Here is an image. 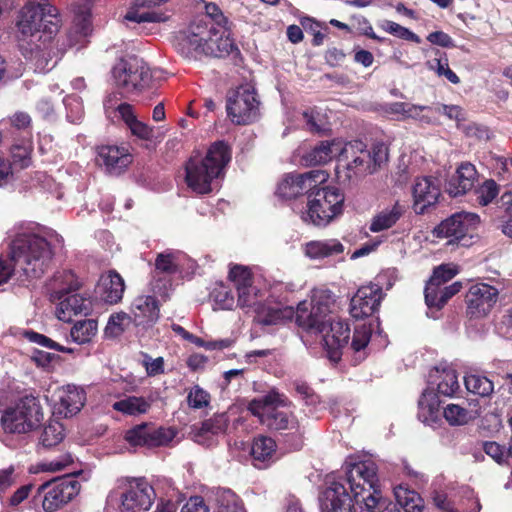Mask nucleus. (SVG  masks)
<instances>
[{
	"label": "nucleus",
	"instance_id": "nucleus-1",
	"mask_svg": "<svg viewBox=\"0 0 512 512\" xmlns=\"http://www.w3.org/2000/svg\"><path fill=\"white\" fill-rule=\"evenodd\" d=\"M306 165H324L337 159L344 163L355 175L373 174L388 161V147L382 143H374L367 148L362 141L343 142L334 139L322 141L303 155Z\"/></svg>",
	"mask_w": 512,
	"mask_h": 512
},
{
	"label": "nucleus",
	"instance_id": "nucleus-2",
	"mask_svg": "<svg viewBox=\"0 0 512 512\" xmlns=\"http://www.w3.org/2000/svg\"><path fill=\"white\" fill-rule=\"evenodd\" d=\"M377 465L372 460L349 463L345 478L328 482L322 493V512H356L353 501L360 500L368 493L378 492Z\"/></svg>",
	"mask_w": 512,
	"mask_h": 512
},
{
	"label": "nucleus",
	"instance_id": "nucleus-3",
	"mask_svg": "<svg viewBox=\"0 0 512 512\" xmlns=\"http://www.w3.org/2000/svg\"><path fill=\"white\" fill-rule=\"evenodd\" d=\"M48 241L31 232L18 233L10 244L8 259L0 258V285L6 283L14 268H19L30 278H39L52 259Z\"/></svg>",
	"mask_w": 512,
	"mask_h": 512
},
{
	"label": "nucleus",
	"instance_id": "nucleus-4",
	"mask_svg": "<svg viewBox=\"0 0 512 512\" xmlns=\"http://www.w3.org/2000/svg\"><path fill=\"white\" fill-rule=\"evenodd\" d=\"M61 26L59 10L50 0H28L15 17L16 36L22 45L50 44Z\"/></svg>",
	"mask_w": 512,
	"mask_h": 512
},
{
	"label": "nucleus",
	"instance_id": "nucleus-5",
	"mask_svg": "<svg viewBox=\"0 0 512 512\" xmlns=\"http://www.w3.org/2000/svg\"><path fill=\"white\" fill-rule=\"evenodd\" d=\"M176 47L189 59L200 55L224 57L237 50L226 27L202 20L192 23L179 33Z\"/></svg>",
	"mask_w": 512,
	"mask_h": 512
},
{
	"label": "nucleus",
	"instance_id": "nucleus-6",
	"mask_svg": "<svg viewBox=\"0 0 512 512\" xmlns=\"http://www.w3.org/2000/svg\"><path fill=\"white\" fill-rule=\"evenodd\" d=\"M230 158L229 147L222 141L212 144L205 157L192 156L185 167L188 187L198 194L210 193Z\"/></svg>",
	"mask_w": 512,
	"mask_h": 512
},
{
	"label": "nucleus",
	"instance_id": "nucleus-7",
	"mask_svg": "<svg viewBox=\"0 0 512 512\" xmlns=\"http://www.w3.org/2000/svg\"><path fill=\"white\" fill-rule=\"evenodd\" d=\"M289 404L285 395L272 390L250 401L248 410L269 429L301 434L299 422L290 411Z\"/></svg>",
	"mask_w": 512,
	"mask_h": 512
},
{
	"label": "nucleus",
	"instance_id": "nucleus-8",
	"mask_svg": "<svg viewBox=\"0 0 512 512\" xmlns=\"http://www.w3.org/2000/svg\"><path fill=\"white\" fill-rule=\"evenodd\" d=\"M336 296L327 288H315L311 291V301H302L296 310V322L312 333H322L326 321L333 319L337 310Z\"/></svg>",
	"mask_w": 512,
	"mask_h": 512
},
{
	"label": "nucleus",
	"instance_id": "nucleus-9",
	"mask_svg": "<svg viewBox=\"0 0 512 512\" xmlns=\"http://www.w3.org/2000/svg\"><path fill=\"white\" fill-rule=\"evenodd\" d=\"M44 420L40 399L26 395L0 415V426L7 434H26L37 429Z\"/></svg>",
	"mask_w": 512,
	"mask_h": 512
},
{
	"label": "nucleus",
	"instance_id": "nucleus-10",
	"mask_svg": "<svg viewBox=\"0 0 512 512\" xmlns=\"http://www.w3.org/2000/svg\"><path fill=\"white\" fill-rule=\"evenodd\" d=\"M344 195L336 187L313 189L308 195L306 210L301 213L305 223L324 226L342 213Z\"/></svg>",
	"mask_w": 512,
	"mask_h": 512
},
{
	"label": "nucleus",
	"instance_id": "nucleus-11",
	"mask_svg": "<svg viewBox=\"0 0 512 512\" xmlns=\"http://www.w3.org/2000/svg\"><path fill=\"white\" fill-rule=\"evenodd\" d=\"M55 285H58L55 294L60 302L56 308V316L59 320L69 322L73 316L88 314L91 310L90 299L84 298L81 294L71 293L78 288V282L72 272L59 273L54 278Z\"/></svg>",
	"mask_w": 512,
	"mask_h": 512
},
{
	"label": "nucleus",
	"instance_id": "nucleus-12",
	"mask_svg": "<svg viewBox=\"0 0 512 512\" xmlns=\"http://www.w3.org/2000/svg\"><path fill=\"white\" fill-rule=\"evenodd\" d=\"M161 71L151 69L142 59L130 58L120 60L113 68V78L118 88L125 93H133L152 80L160 79Z\"/></svg>",
	"mask_w": 512,
	"mask_h": 512
},
{
	"label": "nucleus",
	"instance_id": "nucleus-13",
	"mask_svg": "<svg viewBox=\"0 0 512 512\" xmlns=\"http://www.w3.org/2000/svg\"><path fill=\"white\" fill-rule=\"evenodd\" d=\"M480 224V217L472 212L455 213L434 228L438 238H449L448 244H458L464 247L472 245L474 234Z\"/></svg>",
	"mask_w": 512,
	"mask_h": 512
},
{
	"label": "nucleus",
	"instance_id": "nucleus-14",
	"mask_svg": "<svg viewBox=\"0 0 512 512\" xmlns=\"http://www.w3.org/2000/svg\"><path fill=\"white\" fill-rule=\"evenodd\" d=\"M226 110L234 124L248 125L260 116V101L255 90L248 85L240 86L227 96Z\"/></svg>",
	"mask_w": 512,
	"mask_h": 512
},
{
	"label": "nucleus",
	"instance_id": "nucleus-15",
	"mask_svg": "<svg viewBox=\"0 0 512 512\" xmlns=\"http://www.w3.org/2000/svg\"><path fill=\"white\" fill-rule=\"evenodd\" d=\"M80 491V483L72 478L46 482L37 489L42 507L46 512H54L71 501Z\"/></svg>",
	"mask_w": 512,
	"mask_h": 512
},
{
	"label": "nucleus",
	"instance_id": "nucleus-16",
	"mask_svg": "<svg viewBox=\"0 0 512 512\" xmlns=\"http://www.w3.org/2000/svg\"><path fill=\"white\" fill-rule=\"evenodd\" d=\"M328 174L323 170H311L303 174L288 175L278 185L277 193L285 199H293L308 194L319 184L327 180Z\"/></svg>",
	"mask_w": 512,
	"mask_h": 512
},
{
	"label": "nucleus",
	"instance_id": "nucleus-17",
	"mask_svg": "<svg viewBox=\"0 0 512 512\" xmlns=\"http://www.w3.org/2000/svg\"><path fill=\"white\" fill-rule=\"evenodd\" d=\"M182 257L181 252L172 250L157 255L151 281L155 293L162 295L171 286L172 275L180 272Z\"/></svg>",
	"mask_w": 512,
	"mask_h": 512
},
{
	"label": "nucleus",
	"instance_id": "nucleus-18",
	"mask_svg": "<svg viewBox=\"0 0 512 512\" xmlns=\"http://www.w3.org/2000/svg\"><path fill=\"white\" fill-rule=\"evenodd\" d=\"M156 497L153 487L143 478L129 482L128 490L122 495V509L128 511H147Z\"/></svg>",
	"mask_w": 512,
	"mask_h": 512
},
{
	"label": "nucleus",
	"instance_id": "nucleus-19",
	"mask_svg": "<svg viewBox=\"0 0 512 512\" xmlns=\"http://www.w3.org/2000/svg\"><path fill=\"white\" fill-rule=\"evenodd\" d=\"M320 334L329 358L335 362L340 360L342 349L349 344V325L340 319L333 318L326 321L325 330Z\"/></svg>",
	"mask_w": 512,
	"mask_h": 512
},
{
	"label": "nucleus",
	"instance_id": "nucleus-20",
	"mask_svg": "<svg viewBox=\"0 0 512 512\" xmlns=\"http://www.w3.org/2000/svg\"><path fill=\"white\" fill-rule=\"evenodd\" d=\"M382 298L383 292L380 284L371 283L360 287L351 299V316L361 319L372 315L378 309Z\"/></svg>",
	"mask_w": 512,
	"mask_h": 512
},
{
	"label": "nucleus",
	"instance_id": "nucleus-21",
	"mask_svg": "<svg viewBox=\"0 0 512 512\" xmlns=\"http://www.w3.org/2000/svg\"><path fill=\"white\" fill-rule=\"evenodd\" d=\"M468 313L473 317L487 315L498 299V290L485 283L472 285L467 293Z\"/></svg>",
	"mask_w": 512,
	"mask_h": 512
},
{
	"label": "nucleus",
	"instance_id": "nucleus-22",
	"mask_svg": "<svg viewBox=\"0 0 512 512\" xmlns=\"http://www.w3.org/2000/svg\"><path fill=\"white\" fill-rule=\"evenodd\" d=\"M53 397L56 412L66 418L77 414L86 400L85 391L71 384L57 388Z\"/></svg>",
	"mask_w": 512,
	"mask_h": 512
},
{
	"label": "nucleus",
	"instance_id": "nucleus-23",
	"mask_svg": "<svg viewBox=\"0 0 512 512\" xmlns=\"http://www.w3.org/2000/svg\"><path fill=\"white\" fill-rule=\"evenodd\" d=\"M413 209L417 214H423L427 208L434 206L441 195L436 178L424 176L415 180L412 189Z\"/></svg>",
	"mask_w": 512,
	"mask_h": 512
},
{
	"label": "nucleus",
	"instance_id": "nucleus-24",
	"mask_svg": "<svg viewBox=\"0 0 512 512\" xmlns=\"http://www.w3.org/2000/svg\"><path fill=\"white\" fill-rule=\"evenodd\" d=\"M98 161L108 173L119 175L132 163V155L126 147L107 145L99 148Z\"/></svg>",
	"mask_w": 512,
	"mask_h": 512
},
{
	"label": "nucleus",
	"instance_id": "nucleus-25",
	"mask_svg": "<svg viewBox=\"0 0 512 512\" xmlns=\"http://www.w3.org/2000/svg\"><path fill=\"white\" fill-rule=\"evenodd\" d=\"M478 172L473 164L470 162L461 163L455 174L449 179L447 183V192L453 196H461L475 188L478 181Z\"/></svg>",
	"mask_w": 512,
	"mask_h": 512
},
{
	"label": "nucleus",
	"instance_id": "nucleus-26",
	"mask_svg": "<svg viewBox=\"0 0 512 512\" xmlns=\"http://www.w3.org/2000/svg\"><path fill=\"white\" fill-rule=\"evenodd\" d=\"M125 290L123 278L115 271H109L101 275L97 294L105 303L117 304L121 301Z\"/></svg>",
	"mask_w": 512,
	"mask_h": 512
},
{
	"label": "nucleus",
	"instance_id": "nucleus-27",
	"mask_svg": "<svg viewBox=\"0 0 512 512\" xmlns=\"http://www.w3.org/2000/svg\"><path fill=\"white\" fill-rule=\"evenodd\" d=\"M168 0H132L133 6L127 11L125 19L138 24L161 23L169 19V15L157 11H141L140 8L161 5Z\"/></svg>",
	"mask_w": 512,
	"mask_h": 512
},
{
	"label": "nucleus",
	"instance_id": "nucleus-28",
	"mask_svg": "<svg viewBox=\"0 0 512 512\" xmlns=\"http://www.w3.org/2000/svg\"><path fill=\"white\" fill-rule=\"evenodd\" d=\"M131 312L136 325H151L159 318V305L153 296H138L132 303Z\"/></svg>",
	"mask_w": 512,
	"mask_h": 512
},
{
	"label": "nucleus",
	"instance_id": "nucleus-29",
	"mask_svg": "<svg viewBox=\"0 0 512 512\" xmlns=\"http://www.w3.org/2000/svg\"><path fill=\"white\" fill-rule=\"evenodd\" d=\"M344 250V245L335 238L310 241L304 246L305 255L314 260L334 257L343 254Z\"/></svg>",
	"mask_w": 512,
	"mask_h": 512
},
{
	"label": "nucleus",
	"instance_id": "nucleus-30",
	"mask_svg": "<svg viewBox=\"0 0 512 512\" xmlns=\"http://www.w3.org/2000/svg\"><path fill=\"white\" fill-rule=\"evenodd\" d=\"M228 427V417L225 413L216 414L205 420L201 427L194 432V441L201 445H211L210 435L222 434Z\"/></svg>",
	"mask_w": 512,
	"mask_h": 512
},
{
	"label": "nucleus",
	"instance_id": "nucleus-31",
	"mask_svg": "<svg viewBox=\"0 0 512 512\" xmlns=\"http://www.w3.org/2000/svg\"><path fill=\"white\" fill-rule=\"evenodd\" d=\"M296 315L293 307L282 306L280 304L266 305L262 304L256 308V319L264 325H276L286 320L292 319Z\"/></svg>",
	"mask_w": 512,
	"mask_h": 512
},
{
	"label": "nucleus",
	"instance_id": "nucleus-32",
	"mask_svg": "<svg viewBox=\"0 0 512 512\" xmlns=\"http://www.w3.org/2000/svg\"><path fill=\"white\" fill-rule=\"evenodd\" d=\"M405 212V206L398 201L391 207L385 208L376 214L370 223V231L377 233L394 226Z\"/></svg>",
	"mask_w": 512,
	"mask_h": 512
},
{
	"label": "nucleus",
	"instance_id": "nucleus-33",
	"mask_svg": "<svg viewBox=\"0 0 512 512\" xmlns=\"http://www.w3.org/2000/svg\"><path fill=\"white\" fill-rule=\"evenodd\" d=\"M275 452L276 443L270 437H257L251 446V455L255 462L254 465L258 468H263L266 464L273 461Z\"/></svg>",
	"mask_w": 512,
	"mask_h": 512
},
{
	"label": "nucleus",
	"instance_id": "nucleus-34",
	"mask_svg": "<svg viewBox=\"0 0 512 512\" xmlns=\"http://www.w3.org/2000/svg\"><path fill=\"white\" fill-rule=\"evenodd\" d=\"M439 400L430 391H425L418 402V418L427 425L436 423L440 418Z\"/></svg>",
	"mask_w": 512,
	"mask_h": 512
},
{
	"label": "nucleus",
	"instance_id": "nucleus-35",
	"mask_svg": "<svg viewBox=\"0 0 512 512\" xmlns=\"http://www.w3.org/2000/svg\"><path fill=\"white\" fill-rule=\"evenodd\" d=\"M359 512H401L391 500L383 497L381 492H371L360 500Z\"/></svg>",
	"mask_w": 512,
	"mask_h": 512
},
{
	"label": "nucleus",
	"instance_id": "nucleus-36",
	"mask_svg": "<svg viewBox=\"0 0 512 512\" xmlns=\"http://www.w3.org/2000/svg\"><path fill=\"white\" fill-rule=\"evenodd\" d=\"M112 408L124 415L139 416L151 408V403L141 396H126L112 404Z\"/></svg>",
	"mask_w": 512,
	"mask_h": 512
},
{
	"label": "nucleus",
	"instance_id": "nucleus-37",
	"mask_svg": "<svg viewBox=\"0 0 512 512\" xmlns=\"http://www.w3.org/2000/svg\"><path fill=\"white\" fill-rule=\"evenodd\" d=\"M104 109L108 117H112L113 115L115 117L119 116L127 127L137 119L133 107L128 103H119L116 94L107 97L104 102Z\"/></svg>",
	"mask_w": 512,
	"mask_h": 512
},
{
	"label": "nucleus",
	"instance_id": "nucleus-38",
	"mask_svg": "<svg viewBox=\"0 0 512 512\" xmlns=\"http://www.w3.org/2000/svg\"><path fill=\"white\" fill-rule=\"evenodd\" d=\"M91 14L88 10H81L75 14L73 26L69 32L70 45L84 43L91 32Z\"/></svg>",
	"mask_w": 512,
	"mask_h": 512
},
{
	"label": "nucleus",
	"instance_id": "nucleus-39",
	"mask_svg": "<svg viewBox=\"0 0 512 512\" xmlns=\"http://www.w3.org/2000/svg\"><path fill=\"white\" fill-rule=\"evenodd\" d=\"M98 323L94 319L77 321L70 330V338L73 342L84 345L90 343L96 336Z\"/></svg>",
	"mask_w": 512,
	"mask_h": 512
},
{
	"label": "nucleus",
	"instance_id": "nucleus-40",
	"mask_svg": "<svg viewBox=\"0 0 512 512\" xmlns=\"http://www.w3.org/2000/svg\"><path fill=\"white\" fill-rule=\"evenodd\" d=\"M466 389L475 395L488 397L494 391L493 381L483 375L469 374L464 378Z\"/></svg>",
	"mask_w": 512,
	"mask_h": 512
},
{
	"label": "nucleus",
	"instance_id": "nucleus-41",
	"mask_svg": "<svg viewBox=\"0 0 512 512\" xmlns=\"http://www.w3.org/2000/svg\"><path fill=\"white\" fill-rule=\"evenodd\" d=\"M397 506H401L406 512H421L423 505L420 496L407 488L402 486L394 489Z\"/></svg>",
	"mask_w": 512,
	"mask_h": 512
},
{
	"label": "nucleus",
	"instance_id": "nucleus-42",
	"mask_svg": "<svg viewBox=\"0 0 512 512\" xmlns=\"http://www.w3.org/2000/svg\"><path fill=\"white\" fill-rule=\"evenodd\" d=\"M132 317L125 312H117L110 315L104 333L108 338H117L131 325Z\"/></svg>",
	"mask_w": 512,
	"mask_h": 512
},
{
	"label": "nucleus",
	"instance_id": "nucleus-43",
	"mask_svg": "<svg viewBox=\"0 0 512 512\" xmlns=\"http://www.w3.org/2000/svg\"><path fill=\"white\" fill-rule=\"evenodd\" d=\"M436 373L439 380L437 384L438 393L448 397L453 396L460 387L456 371L452 368H444L441 371L436 370Z\"/></svg>",
	"mask_w": 512,
	"mask_h": 512
},
{
	"label": "nucleus",
	"instance_id": "nucleus-44",
	"mask_svg": "<svg viewBox=\"0 0 512 512\" xmlns=\"http://www.w3.org/2000/svg\"><path fill=\"white\" fill-rule=\"evenodd\" d=\"M429 70L439 77L444 76L452 84H459L460 78L449 68L448 58L444 53L436 50L435 57L426 63Z\"/></svg>",
	"mask_w": 512,
	"mask_h": 512
},
{
	"label": "nucleus",
	"instance_id": "nucleus-45",
	"mask_svg": "<svg viewBox=\"0 0 512 512\" xmlns=\"http://www.w3.org/2000/svg\"><path fill=\"white\" fill-rule=\"evenodd\" d=\"M65 437L63 425L57 421L49 422L43 429L39 441L44 448H52L60 444Z\"/></svg>",
	"mask_w": 512,
	"mask_h": 512
},
{
	"label": "nucleus",
	"instance_id": "nucleus-46",
	"mask_svg": "<svg viewBox=\"0 0 512 512\" xmlns=\"http://www.w3.org/2000/svg\"><path fill=\"white\" fill-rule=\"evenodd\" d=\"M49 45L50 44H42L40 47L30 46V58L34 61L35 70L39 72L49 71L57 63V60H53L52 57H48L50 55V53L47 52Z\"/></svg>",
	"mask_w": 512,
	"mask_h": 512
},
{
	"label": "nucleus",
	"instance_id": "nucleus-47",
	"mask_svg": "<svg viewBox=\"0 0 512 512\" xmlns=\"http://www.w3.org/2000/svg\"><path fill=\"white\" fill-rule=\"evenodd\" d=\"M229 280L233 283L237 293L244 295L243 289L253 284L252 273L249 268L235 264L230 267Z\"/></svg>",
	"mask_w": 512,
	"mask_h": 512
},
{
	"label": "nucleus",
	"instance_id": "nucleus-48",
	"mask_svg": "<svg viewBox=\"0 0 512 512\" xmlns=\"http://www.w3.org/2000/svg\"><path fill=\"white\" fill-rule=\"evenodd\" d=\"M217 503V512H246L241 499L231 490L222 491Z\"/></svg>",
	"mask_w": 512,
	"mask_h": 512
},
{
	"label": "nucleus",
	"instance_id": "nucleus-49",
	"mask_svg": "<svg viewBox=\"0 0 512 512\" xmlns=\"http://www.w3.org/2000/svg\"><path fill=\"white\" fill-rule=\"evenodd\" d=\"M498 194L499 186L492 179H487L481 185L475 186L476 200L482 206L490 204Z\"/></svg>",
	"mask_w": 512,
	"mask_h": 512
},
{
	"label": "nucleus",
	"instance_id": "nucleus-50",
	"mask_svg": "<svg viewBox=\"0 0 512 512\" xmlns=\"http://www.w3.org/2000/svg\"><path fill=\"white\" fill-rule=\"evenodd\" d=\"M443 416L453 426L464 425L471 419L470 412L456 404L447 405L443 410Z\"/></svg>",
	"mask_w": 512,
	"mask_h": 512
},
{
	"label": "nucleus",
	"instance_id": "nucleus-51",
	"mask_svg": "<svg viewBox=\"0 0 512 512\" xmlns=\"http://www.w3.org/2000/svg\"><path fill=\"white\" fill-rule=\"evenodd\" d=\"M125 440L134 447H149V425L140 424L128 430Z\"/></svg>",
	"mask_w": 512,
	"mask_h": 512
},
{
	"label": "nucleus",
	"instance_id": "nucleus-52",
	"mask_svg": "<svg viewBox=\"0 0 512 512\" xmlns=\"http://www.w3.org/2000/svg\"><path fill=\"white\" fill-rule=\"evenodd\" d=\"M175 436L176 432L172 428H154L149 425V448L166 445L171 442Z\"/></svg>",
	"mask_w": 512,
	"mask_h": 512
},
{
	"label": "nucleus",
	"instance_id": "nucleus-53",
	"mask_svg": "<svg viewBox=\"0 0 512 512\" xmlns=\"http://www.w3.org/2000/svg\"><path fill=\"white\" fill-rule=\"evenodd\" d=\"M243 292V297L241 293H237L238 306L241 308L252 309L256 313V308L262 305L259 299V289L251 284L249 287L244 288Z\"/></svg>",
	"mask_w": 512,
	"mask_h": 512
},
{
	"label": "nucleus",
	"instance_id": "nucleus-54",
	"mask_svg": "<svg viewBox=\"0 0 512 512\" xmlns=\"http://www.w3.org/2000/svg\"><path fill=\"white\" fill-rule=\"evenodd\" d=\"M459 273L457 265L448 263L442 264L434 269L433 275L429 281L434 282L436 285L442 286L447 281L451 280Z\"/></svg>",
	"mask_w": 512,
	"mask_h": 512
},
{
	"label": "nucleus",
	"instance_id": "nucleus-55",
	"mask_svg": "<svg viewBox=\"0 0 512 512\" xmlns=\"http://www.w3.org/2000/svg\"><path fill=\"white\" fill-rule=\"evenodd\" d=\"M433 114V107L412 104L411 108L407 111V118H412L425 124H434L436 119Z\"/></svg>",
	"mask_w": 512,
	"mask_h": 512
},
{
	"label": "nucleus",
	"instance_id": "nucleus-56",
	"mask_svg": "<svg viewBox=\"0 0 512 512\" xmlns=\"http://www.w3.org/2000/svg\"><path fill=\"white\" fill-rule=\"evenodd\" d=\"M188 405L194 409H201L208 406L210 395L198 385L192 387L187 396Z\"/></svg>",
	"mask_w": 512,
	"mask_h": 512
},
{
	"label": "nucleus",
	"instance_id": "nucleus-57",
	"mask_svg": "<svg viewBox=\"0 0 512 512\" xmlns=\"http://www.w3.org/2000/svg\"><path fill=\"white\" fill-rule=\"evenodd\" d=\"M382 27L386 32L401 39L412 41L417 44L421 42L420 38L415 33L393 21H385Z\"/></svg>",
	"mask_w": 512,
	"mask_h": 512
},
{
	"label": "nucleus",
	"instance_id": "nucleus-58",
	"mask_svg": "<svg viewBox=\"0 0 512 512\" xmlns=\"http://www.w3.org/2000/svg\"><path fill=\"white\" fill-rule=\"evenodd\" d=\"M442 286L428 281L425 287V302L429 308L440 309L445 305L441 299Z\"/></svg>",
	"mask_w": 512,
	"mask_h": 512
},
{
	"label": "nucleus",
	"instance_id": "nucleus-59",
	"mask_svg": "<svg viewBox=\"0 0 512 512\" xmlns=\"http://www.w3.org/2000/svg\"><path fill=\"white\" fill-rule=\"evenodd\" d=\"M371 337V329L365 324L357 326L354 330L351 348L360 351L367 346Z\"/></svg>",
	"mask_w": 512,
	"mask_h": 512
},
{
	"label": "nucleus",
	"instance_id": "nucleus-60",
	"mask_svg": "<svg viewBox=\"0 0 512 512\" xmlns=\"http://www.w3.org/2000/svg\"><path fill=\"white\" fill-rule=\"evenodd\" d=\"M30 163V149L26 146H15L12 150V169H23Z\"/></svg>",
	"mask_w": 512,
	"mask_h": 512
},
{
	"label": "nucleus",
	"instance_id": "nucleus-61",
	"mask_svg": "<svg viewBox=\"0 0 512 512\" xmlns=\"http://www.w3.org/2000/svg\"><path fill=\"white\" fill-rule=\"evenodd\" d=\"M73 463V457L70 454H64L57 459L44 462L41 466L44 471L59 472Z\"/></svg>",
	"mask_w": 512,
	"mask_h": 512
},
{
	"label": "nucleus",
	"instance_id": "nucleus-62",
	"mask_svg": "<svg viewBox=\"0 0 512 512\" xmlns=\"http://www.w3.org/2000/svg\"><path fill=\"white\" fill-rule=\"evenodd\" d=\"M212 295L220 309H231L234 306V297L225 287L215 289Z\"/></svg>",
	"mask_w": 512,
	"mask_h": 512
},
{
	"label": "nucleus",
	"instance_id": "nucleus-63",
	"mask_svg": "<svg viewBox=\"0 0 512 512\" xmlns=\"http://www.w3.org/2000/svg\"><path fill=\"white\" fill-rule=\"evenodd\" d=\"M434 113H440L445 115L451 120L463 121L465 119L463 110L458 105H437L434 107Z\"/></svg>",
	"mask_w": 512,
	"mask_h": 512
},
{
	"label": "nucleus",
	"instance_id": "nucleus-64",
	"mask_svg": "<svg viewBox=\"0 0 512 512\" xmlns=\"http://www.w3.org/2000/svg\"><path fill=\"white\" fill-rule=\"evenodd\" d=\"M497 330L503 337L512 339V307L504 311L497 324Z\"/></svg>",
	"mask_w": 512,
	"mask_h": 512
}]
</instances>
